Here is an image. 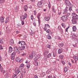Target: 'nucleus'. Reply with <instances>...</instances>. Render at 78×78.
<instances>
[{
  "mask_svg": "<svg viewBox=\"0 0 78 78\" xmlns=\"http://www.w3.org/2000/svg\"><path fill=\"white\" fill-rule=\"evenodd\" d=\"M61 14V12L60 11H59L58 13V15H60Z\"/></svg>",
  "mask_w": 78,
  "mask_h": 78,
  "instance_id": "680f3d73",
  "label": "nucleus"
},
{
  "mask_svg": "<svg viewBox=\"0 0 78 78\" xmlns=\"http://www.w3.org/2000/svg\"><path fill=\"white\" fill-rule=\"evenodd\" d=\"M58 29L59 30H62V28H61V27L60 26L58 27Z\"/></svg>",
  "mask_w": 78,
  "mask_h": 78,
  "instance_id": "37998d69",
  "label": "nucleus"
},
{
  "mask_svg": "<svg viewBox=\"0 0 78 78\" xmlns=\"http://www.w3.org/2000/svg\"><path fill=\"white\" fill-rule=\"evenodd\" d=\"M46 47L47 48H50L51 47V46L50 45L47 44V45H46Z\"/></svg>",
  "mask_w": 78,
  "mask_h": 78,
  "instance_id": "c9c22d12",
  "label": "nucleus"
},
{
  "mask_svg": "<svg viewBox=\"0 0 78 78\" xmlns=\"http://www.w3.org/2000/svg\"><path fill=\"white\" fill-rule=\"evenodd\" d=\"M0 71H1V72L3 71V67L1 66V64H0Z\"/></svg>",
  "mask_w": 78,
  "mask_h": 78,
  "instance_id": "473e14b6",
  "label": "nucleus"
},
{
  "mask_svg": "<svg viewBox=\"0 0 78 78\" xmlns=\"http://www.w3.org/2000/svg\"><path fill=\"white\" fill-rule=\"evenodd\" d=\"M72 22L73 24H76V20L75 19L73 18L72 20Z\"/></svg>",
  "mask_w": 78,
  "mask_h": 78,
  "instance_id": "1a4fd4ad",
  "label": "nucleus"
},
{
  "mask_svg": "<svg viewBox=\"0 0 78 78\" xmlns=\"http://www.w3.org/2000/svg\"><path fill=\"white\" fill-rule=\"evenodd\" d=\"M23 61V59L21 58L20 60V62H22Z\"/></svg>",
  "mask_w": 78,
  "mask_h": 78,
  "instance_id": "5fc2aeb1",
  "label": "nucleus"
},
{
  "mask_svg": "<svg viewBox=\"0 0 78 78\" xmlns=\"http://www.w3.org/2000/svg\"><path fill=\"white\" fill-rule=\"evenodd\" d=\"M45 19L46 21H48L50 20V18L48 17H45Z\"/></svg>",
  "mask_w": 78,
  "mask_h": 78,
  "instance_id": "cd10ccee",
  "label": "nucleus"
},
{
  "mask_svg": "<svg viewBox=\"0 0 78 78\" xmlns=\"http://www.w3.org/2000/svg\"><path fill=\"white\" fill-rule=\"evenodd\" d=\"M3 39L0 40V44H3Z\"/></svg>",
  "mask_w": 78,
  "mask_h": 78,
  "instance_id": "a18cd8bd",
  "label": "nucleus"
},
{
  "mask_svg": "<svg viewBox=\"0 0 78 78\" xmlns=\"http://www.w3.org/2000/svg\"><path fill=\"white\" fill-rule=\"evenodd\" d=\"M58 46L60 48L64 46V44H63V43H61L60 44H58Z\"/></svg>",
  "mask_w": 78,
  "mask_h": 78,
  "instance_id": "f3484780",
  "label": "nucleus"
},
{
  "mask_svg": "<svg viewBox=\"0 0 78 78\" xmlns=\"http://www.w3.org/2000/svg\"><path fill=\"white\" fill-rule=\"evenodd\" d=\"M34 78H38V76L37 75H35L34 76Z\"/></svg>",
  "mask_w": 78,
  "mask_h": 78,
  "instance_id": "052dcab7",
  "label": "nucleus"
},
{
  "mask_svg": "<svg viewBox=\"0 0 78 78\" xmlns=\"http://www.w3.org/2000/svg\"><path fill=\"white\" fill-rule=\"evenodd\" d=\"M41 14L40 13L38 14L37 15V18H38V20H40V16H41Z\"/></svg>",
  "mask_w": 78,
  "mask_h": 78,
  "instance_id": "393cba45",
  "label": "nucleus"
},
{
  "mask_svg": "<svg viewBox=\"0 0 78 78\" xmlns=\"http://www.w3.org/2000/svg\"><path fill=\"white\" fill-rule=\"evenodd\" d=\"M4 2L5 1L4 0H0V3H4Z\"/></svg>",
  "mask_w": 78,
  "mask_h": 78,
  "instance_id": "c03bdc74",
  "label": "nucleus"
},
{
  "mask_svg": "<svg viewBox=\"0 0 78 78\" xmlns=\"http://www.w3.org/2000/svg\"><path fill=\"white\" fill-rule=\"evenodd\" d=\"M2 49H3L2 46L1 44H0V50H2Z\"/></svg>",
  "mask_w": 78,
  "mask_h": 78,
  "instance_id": "13d9d810",
  "label": "nucleus"
},
{
  "mask_svg": "<svg viewBox=\"0 0 78 78\" xmlns=\"http://www.w3.org/2000/svg\"><path fill=\"white\" fill-rule=\"evenodd\" d=\"M0 22H1V23H4V18H3V17H0Z\"/></svg>",
  "mask_w": 78,
  "mask_h": 78,
  "instance_id": "9d476101",
  "label": "nucleus"
},
{
  "mask_svg": "<svg viewBox=\"0 0 78 78\" xmlns=\"http://www.w3.org/2000/svg\"><path fill=\"white\" fill-rule=\"evenodd\" d=\"M61 62L63 64V65H64L65 64H66V62H65L63 60H61Z\"/></svg>",
  "mask_w": 78,
  "mask_h": 78,
  "instance_id": "49530a36",
  "label": "nucleus"
},
{
  "mask_svg": "<svg viewBox=\"0 0 78 78\" xmlns=\"http://www.w3.org/2000/svg\"><path fill=\"white\" fill-rule=\"evenodd\" d=\"M73 31H76V26H74L73 27Z\"/></svg>",
  "mask_w": 78,
  "mask_h": 78,
  "instance_id": "6ab92c4d",
  "label": "nucleus"
},
{
  "mask_svg": "<svg viewBox=\"0 0 78 78\" xmlns=\"http://www.w3.org/2000/svg\"><path fill=\"white\" fill-rule=\"evenodd\" d=\"M21 55L23 56H25V55H26V53H24L23 54H21Z\"/></svg>",
  "mask_w": 78,
  "mask_h": 78,
  "instance_id": "4d7b16f0",
  "label": "nucleus"
},
{
  "mask_svg": "<svg viewBox=\"0 0 78 78\" xmlns=\"http://www.w3.org/2000/svg\"><path fill=\"white\" fill-rule=\"evenodd\" d=\"M48 7L49 9H50V8H51V6L50 5V2H49V4H48Z\"/></svg>",
  "mask_w": 78,
  "mask_h": 78,
  "instance_id": "de8ad7c7",
  "label": "nucleus"
},
{
  "mask_svg": "<svg viewBox=\"0 0 78 78\" xmlns=\"http://www.w3.org/2000/svg\"><path fill=\"white\" fill-rule=\"evenodd\" d=\"M15 73L16 74H17V75H18V74H19V73H20V69H17L16 70H15Z\"/></svg>",
  "mask_w": 78,
  "mask_h": 78,
  "instance_id": "423d86ee",
  "label": "nucleus"
},
{
  "mask_svg": "<svg viewBox=\"0 0 78 78\" xmlns=\"http://www.w3.org/2000/svg\"><path fill=\"white\" fill-rule=\"evenodd\" d=\"M72 16H73V18H74L75 17H76L77 15L75 13H73L72 14Z\"/></svg>",
  "mask_w": 78,
  "mask_h": 78,
  "instance_id": "c85d7f7f",
  "label": "nucleus"
},
{
  "mask_svg": "<svg viewBox=\"0 0 78 78\" xmlns=\"http://www.w3.org/2000/svg\"><path fill=\"white\" fill-rule=\"evenodd\" d=\"M46 73H50V71L49 70H48L46 72Z\"/></svg>",
  "mask_w": 78,
  "mask_h": 78,
  "instance_id": "774afa93",
  "label": "nucleus"
},
{
  "mask_svg": "<svg viewBox=\"0 0 78 78\" xmlns=\"http://www.w3.org/2000/svg\"><path fill=\"white\" fill-rule=\"evenodd\" d=\"M24 67V64L23 63H22L20 64V66H19L20 69H22V68H23Z\"/></svg>",
  "mask_w": 78,
  "mask_h": 78,
  "instance_id": "aec40b11",
  "label": "nucleus"
},
{
  "mask_svg": "<svg viewBox=\"0 0 78 78\" xmlns=\"http://www.w3.org/2000/svg\"><path fill=\"white\" fill-rule=\"evenodd\" d=\"M13 78H17V76H16V75H14L12 76Z\"/></svg>",
  "mask_w": 78,
  "mask_h": 78,
  "instance_id": "79ce46f5",
  "label": "nucleus"
},
{
  "mask_svg": "<svg viewBox=\"0 0 78 78\" xmlns=\"http://www.w3.org/2000/svg\"><path fill=\"white\" fill-rule=\"evenodd\" d=\"M21 45L22 46H24L25 47H26V46H27V44H26L25 41H22L21 43Z\"/></svg>",
  "mask_w": 78,
  "mask_h": 78,
  "instance_id": "20e7f679",
  "label": "nucleus"
},
{
  "mask_svg": "<svg viewBox=\"0 0 78 78\" xmlns=\"http://www.w3.org/2000/svg\"><path fill=\"white\" fill-rule=\"evenodd\" d=\"M35 66H38V62H36L35 64Z\"/></svg>",
  "mask_w": 78,
  "mask_h": 78,
  "instance_id": "864d4df0",
  "label": "nucleus"
},
{
  "mask_svg": "<svg viewBox=\"0 0 78 78\" xmlns=\"http://www.w3.org/2000/svg\"><path fill=\"white\" fill-rule=\"evenodd\" d=\"M73 46L74 47H77V45H76V44H73Z\"/></svg>",
  "mask_w": 78,
  "mask_h": 78,
  "instance_id": "0e129e2a",
  "label": "nucleus"
},
{
  "mask_svg": "<svg viewBox=\"0 0 78 78\" xmlns=\"http://www.w3.org/2000/svg\"><path fill=\"white\" fill-rule=\"evenodd\" d=\"M33 17H34L33 16L31 15V20H33Z\"/></svg>",
  "mask_w": 78,
  "mask_h": 78,
  "instance_id": "338daca9",
  "label": "nucleus"
},
{
  "mask_svg": "<svg viewBox=\"0 0 78 78\" xmlns=\"http://www.w3.org/2000/svg\"><path fill=\"white\" fill-rule=\"evenodd\" d=\"M66 15H67L68 16H70V13H68V12H67Z\"/></svg>",
  "mask_w": 78,
  "mask_h": 78,
  "instance_id": "e2e57ef3",
  "label": "nucleus"
},
{
  "mask_svg": "<svg viewBox=\"0 0 78 78\" xmlns=\"http://www.w3.org/2000/svg\"><path fill=\"white\" fill-rule=\"evenodd\" d=\"M45 75V73L44 72H43L41 74V77H43Z\"/></svg>",
  "mask_w": 78,
  "mask_h": 78,
  "instance_id": "4c0bfd02",
  "label": "nucleus"
},
{
  "mask_svg": "<svg viewBox=\"0 0 78 78\" xmlns=\"http://www.w3.org/2000/svg\"><path fill=\"white\" fill-rule=\"evenodd\" d=\"M62 26L64 28H66V25H65V24L64 23H63L62 24Z\"/></svg>",
  "mask_w": 78,
  "mask_h": 78,
  "instance_id": "e433bc0d",
  "label": "nucleus"
},
{
  "mask_svg": "<svg viewBox=\"0 0 78 78\" xmlns=\"http://www.w3.org/2000/svg\"><path fill=\"white\" fill-rule=\"evenodd\" d=\"M48 51L47 50L45 51L44 53V56H45V55H47L48 54Z\"/></svg>",
  "mask_w": 78,
  "mask_h": 78,
  "instance_id": "4be33fe9",
  "label": "nucleus"
},
{
  "mask_svg": "<svg viewBox=\"0 0 78 78\" xmlns=\"http://www.w3.org/2000/svg\"><path fill=\"white\" fill-rule=\"evenodd\" d=\"M74 41L76 44H77L78 43V40L77 38H76V40L75 39Z\"/></svg>",
  "mask_w": 78,
  "mask_h": 78,
  "instance_id": "58836bf2",
  "label": "nucleus"
},
{
  "mask_svg": "<svg viewBox=\"0 0 78 78\" xmlns=\"http://www.w3.org/2000/svg\"><path fill=\"white\" fill-rule=\"evenodd\" d=\"M16 55V53L15 52H13L12 53V54L11 56H15V55Z\"/></svg>",
  "mask_w": 78,
  "mask_h": 78,
  "instance_id": "a19ab883",
  "label": "nucleus"
},
{
  "mask_svg": "<svg viewBox=\"0 0 78 78\" xmlns=\"http://www.w3.org/2000/svg\"><path fill=\"white\" fill-rule=\"evenodd\" d=\"M68 69L66 67H65L64 68V72L65 73H66V72H67V71Z\"/></svg>",
  "mask_w": 78,
  "mask_h": 78,
  "instance_id": "72a5a7b5",
  "label": "nucleus"
},
{
  "mask_svg": "<svg viewBox=\"0 0 78 78\" xmlns=\"http://www.w3.org/2000/svg\"><path fill=\"white\" fill-rule=\"evenodd\" d=\"M34 16H36V14H37V13H36V11L35 10H34Z\"/></svg>",
  "mask_w": 78,
  "mask_h": 78,
  "instance_id": "8fccbe9b",
  "label": "nucleus"
},
{
  "mask_svg": "<svg viewBox=\"0 0 78 78\" xmlns=\"http://www.w3.org/2000/svg\"><path fill=\"white\" fill-rule=\"evenodd\" d=\"M35 56V54L34 53H33L32 55H28L27 57L29 59H33V56Z\"/></svg>",
  "mask_w": 78,
  "mask_h": 78,
  "instance_id": "7ed1b4c3",
  "label": "nucleus"
},
{
  "mask_svg": "<svg viewBox=\"0 0 78 78\" xmlns=\"http://www.w3.org/2000/svg\"><path fill=\"white\" fill-rule=\"evenodd\" d=\"M45 27L46 28H50V27L48 24H45Z\"/></svg>",
  "mask_w": 78,
  "mask_h": 78,
  "instance_id": "f704fd0d",
  "label": "nucleus"
},
{
  "mask_svg": "<svg viewBox=\"0 0 78 78\" xmlns=\"http://www.w3.org/2000/svg\"><path fill=\"white\" fill-rule=\"evenodd\" d=\"M65 0V3L66 4L68 5V6H69V5H70V1L68 0Z\"/></svg>",
  "mask_w": 78,
  "mask_h": 78,
  "instance_id": "0eeeda50",
  "label": "nucleus"
},
{
  "mask_svg": "<svg viewBox=\"0 0 78 78\" xmlns=\"http://www.w3.org/2000/svg\"><path fill=\"white\" fill-rule=\"evenodd\" d=\"M21 23L22 25H24V22L23 21H22L21 22Z\"/></svg>",
  "mask_w": 78,
  "mask_h": 78,
  "instance_id": "69168bd1",
  "label": "nucleus"
},
{
  "mask_svg": "<svg viewBox=\"0 0 78 78\" xmlns=\"http://www.w3.org/2000/svg\"><path fill=\"white\" fill-rule=\"evenodd\" d=\"M20 73L22 74H25V71L24 70H21Z\"/></svg>",
  "mask_w": 78,
  "mask_h": 78,
  "instance_id": "b1692460",
  "label": "nucleus"
},
{
  "mask_svg": "<svg viewBox=\"0 0 78 78\" xmlns=\"http://www.w3.org/2000/svg\"><path fill=\"white\" fill-rule=\"evenodd\" d=\"M43 30H44V31H46V30H47V28L46 27H44L43 28Z\"/></svg>",
  "mask_w": 78,
  "mask_h": 78,
  "instance_id": "bf43d9fd",
  "label": "nucleus"
},
{
  "mask_svg": "<svg viewBox=\"0 0 78 78\" xmlns=\"http://www.w3.org/2000/svg\"><path fill=\"white\" fill-rule=\"evenodd\" d=\"M14 58H15V56H12L11 55V58L12 59H14Z\"/></svg>",
  "mask_w": 78,
  "mask_h": 78,
  "instance_id": "09e8293b",
  "label": "nucleus"
},
{
  "mask_svg": "<svg viewBox=\"0 0 78 78\" xmlns=\"http://www.w3.org/2000/svg\"><path fill=\"white\" fill-rule=\"evenodd\" d=\"M40 58V56H39V55H38L36 56L34 58V60L36 61V60H37L38 59H39Z\"/></svg>",
  "mask_w": 78,
  "mask_h": 78,
  "instance_id": "ddd939ff",
  "label": "nucleus"
},
{
  "mask_svg": "<svg viewBox=\"0 0 78 78\" xmlns=\"http://www.w3.org/2000/svg\"><path fill=\"white\" fill-rule=\"evenodd\" d=\"M26 17L24 16H21V20L23 19V20H24L25 19Z\"/></svg>",
  "mask_w": 78,
  "mask_h": 78,
  "instance_id": "a878e982",
  "label": "nucleus"
},
{
  "mask_svg": "<svg viewBox=\"0 0 78 78\" xmlns=\"http://www.w3.org/2000/svg\"><path fill=\"white\" fill-rule=\"evenodd\" d=\"M16 61L17 62H20V58H19V57H17V58H16Z\"/></svg>",
  "mask_w": 78,
  "mask_h": 78,
  "instance_id": "c756f323",
  "label": "nucleus"
},
{
  "mask_svg": "<svg viewBox=\"0 0 78 78\" xmlns=\"http://www.w3.org/2000/svg\"><path fill=\"white\" fill-rule=\"evenodd\" d=\"M9 17H8L7 18V19L6 20V21L5 22V23H8V22H9Z\"/></svg>",
  "mask_w": 78,
  "mask_h": 78,
  "instance_id": "5701e85b",
  "label": "nucleus"
},
{
  "mask_svg": "<svg viewBox=\"0 0 78 78\" xmlns=\"http://www.w3.org/2000/svg\"><path fill=\"white\" fill-rule=\"evenodd\" d=\"M61 19L63 22H66V20L68 19V17H67V16L66 15L63 16L62 17Z\"/></svg>",
  "mask_w": 78,
  "mask_h": 78,
  "instance_id": "f257e3e1",
  "label": "nucleus"
},
{
  "mask_svg": "<svg viewBox=\"0 0 78 78\" xmlns=\"http://www.w3.org/2000/svg\"><path fill=\"white\" fill-rule=\"evenodd\" d=\"M47 38V39H51V37L50 36H48Z\"/></svg>",
  "mask_w": 78,
  "mask_h": 78,
  "instance_id": "ea45409f",
  "label": "nucleus"
},
{
  "mask_svg": "<svg viewBox=\"0 0 78 78\" xmlns=\"http://www.w3.org/2000/svg\"><path fill=\"white\" fill-rule=\"evenodd\" d=\"M59 58L61 59H63V58H64V56L62 55H61L59 56Z\"/></svg>",
  "mask_w": 78,
  "mask_h": 78,
  "instance_id": "2f4dec72",
  "label": "nucleus"
},
{
  "mask_svg": "<svg viewBox=\"0 0 78 78\" xmlns=\"http://www.w3.org/2000/svg\"><path fill=\"white\" fill-rule=\"evenodd\" d=\"M73 59L75 61H78V56H74Z\"/></svg>",
  "mask_w": 78,
  "mask_h": 78,
  "instance_id": "4468645a",
  "label": "nucleus"
},
{
  "mask_svg": "<svg viewBox=\"0 0 78 78\" xmlns=\"http://www.w3.org/2000/svg\"><path fill=\"white\" fill-rule=\"evenodd\" d=\"M53 57H56V51H53Z\"/></svg>",
  "mask_w": 78,
  "mask_h": 78,
  "instance_id": "dca6fc26",
  "label": "nucleus"
},
{
  "mask_svg": "<svg viewBox=\"0 0 78 78\" xmlns=\"http://www.w3.org/2000/svg\"><path fill=\"white\" fill-rule=\"evenodd\" d=\"M46 32H47V33H49V34H52V32L50 31V30L48 29L46 31Z\"/></svg>",
  "mask_w": 78,
  "mask_h": 78,
  "instance_id": "a211bd4d",
  "label": "nucleus"
},
{
  "mask_svg": "<svg viewBox=\"0 0 78 78\" xmlns=\"http://www.w3.org/2000/svg\"><path fill=\"white\" fill-rule=\"evenodd\" d=\"M62 52V50H61V49H59L58 50V54H60V53H61Z\"/></svg>",
  "mask_w": 78,
  "mask_h": 78,
  "instance_id": "bb28decb",
  "label": "nucleus"
},
{
  "mask_svg": "<svg viewBox=\"0 0 78 78\" xmlns=\"http://www.w3.org/2000/svg\"><path fill=\"white\" fill-rule=\"evenodd\" d=\"M14 50L15 52H16L17 53H18L19 54L20 53V50H19L18 47H17V46H15L14 47Z\"/></svg>",
  "mask_w": 78,
  "mask_h": 78,
  "instance_id": "f03ea898",
  "label": "nucleus"
},
{
  "mask_svg": "<svg viewBox=\"0 0 78 78\" xmlns=\"http://www.w3.org/2000/svg\"><path fill=\"white\" fill-rule=\"evenodd\" d=\"M15 9L16 11H18V9H19V7H16L15 8Z\"/></svg>",
  "mask_w": 78,
  "mask_h": 78,
  "instance_id": "6e6d98bb",
  "label": "nucleus"
},
{
  "mask_svg": "<svg viewBox=\"0 0 78 78\" xmlns=\"http://www.w3.org/2000/svg\"><path fill=\"white\" fill-rule=\"evenodd\" d=\"M25 47L26 46H21L19 48V50H23L25 49Z\"/></svg>",
  "mask_w": 78,
  "mask_h": 78,
  "instance_id": "6e6552de",
  "label": "nucleus"
},
{
  "mask_svg": "<svg viewBox=\"0 0 78 78\" xmlns=\"http://www.w3.org/2000/svg\"><path fill=\"white\" fill-rule=\"evenodd\" d=\"M69 8V7H66V10H65V11H64V12H63V14H67V9Z\"/></svg>",
  "mask_w": 78,
  "mask_h": 78,
  "instance_id": "9b49d317",
  "label": "nucleus"
},
{
  "mask_svg": "<svg viewBox=\"0 0 78 78\" xmlns=\"http://www.w3.org/2000/svg\"><path fill=\"white\" fill-rule=\"evenodd\" d=\"M42 2L41 1H39L38 2L37 5L38 7L39 8H41V6H42Z\"/></svg>",
  "mask_w": 78,
  "mask_h": 78,
  "instance_id": "39448f33",
  "label": "nucleus"
},
{
  "mask_svg": "<svg viewBox=\"0 0 78 78\" xmlns=\"http://www.w3.org/2000/svg\"><path fill=\"white\" fill-rule=\"evenodd\" d=\"M24 9L25 11H27L28 9V7H27V5H25L24 7Z\"/></svg>",
  "mask_w": 78,
  "mask_h": 78,
  "instance_id": "412c9836",
  "label": "nucleus"
},
{
  "mask_svg": "<svg viewBox=\"0 0 78 78\" xmlns=\"http://www.w3.org/2000/svg\"><path fill=\"white\" fill-rule=\"evenodd\" d=\"M47 57L49 58H51V54L49 53L48 55H47Z\"/></svg>",
  "mask_w": 78,
  "mask_h": 78,
  "instance_id": "7c9ffc66",
  "label": "nucleus"
},
{
  "mask_svg": "<svg viewBox=\"0 0 78 78\" xmlns=\"http://www.w3.org/2000/svg\"><path fill=\"white\" fill-rule=\"evenodd\" d=\"M52 10L54 12L56 13V10L55 9V8H52Z\"/></svg>",
  "mask_w": 78,
  "mask_h": 78,
  "instance_id": "3c124183",
  "label": "nucleus"
},
{
  "mask_svg": "<svg viewBox=\"0 0 78 78\" xmlns=\"http://www.w3.org/2000/svg\"><path fill=\"white\" fill-rule=\"evenodd\" d=\"M9 44L10 45H14V40L12 39L10 40L9 42Z\"/></svg>",
  "mask_w": 78,
  "mask_h": 78,
  "instance_id": "2eb2a0df",
  "label": "nucleus"
},
{
  "mask_svg": "<svg viewBox=\"0 0 78 78\" xmlns=\"http://www.w3.org/2000/svg\"><path fill=\"white\" fill-rule=\"evenodd\" d=\"M12 51V47L10 46L9 47V53H11Z\"/></svg>",
  "mask_w": 78,
  "mask_h": 78,
  "instance_id": "f8f14e48",
  "label": "nucleus"
},
{
  "mask_svg": "<svg viewBox=\"0 0 78 78\" xmlns=\"http://www.w3.org/2000/svg\"><path fill=\"white\" fill-rule=\"evenodd\" d=\"M73 19H78V16H75V17H74V18Z\"/></svg>",
  "mask_w": 78,
  "mask_h": 78,
  "instance_id": "603ef678",
  "label": "nucleus"
}]
</instances>
